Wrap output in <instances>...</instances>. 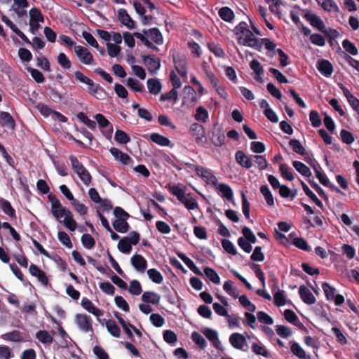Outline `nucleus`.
<instances>
[{"label":"nucleus","mask_w":359,"mask_h":359,"mask_svg":"<svg viewBox=\"0 0 359 359\" xmlns=\"http://www.w3.org/2000/svg\"><path fill=\"white\" fill-rule=\"evenodd\" d=\"M214 187L220 196L225 198L229 201H231L233 199V192L228 184L224 183L218 184L217 182V185L214 186Z\"/></svg>","instance_id":"nucleus-15"},{"label":"nucleus","mask_w":359,"mask_h":359,"mask_svg":"<svg viewBox=\"0 0 359 359\" xmlns=\"http://www.w3.org/2000/svg\"><path fill=\"white\" fill-rule=\"evenodd\" d=\"M289 144L292 147V149L296 153L302 156L306 154V151L302 143L297 140H291Z\"/></svg>","instance_id":"nucleus-57"},{"label":"nucleus","mask_w":359,"mask_h":359,"mask_svg":"<svg viewBox=\"0 0 359 359\" xmlns=\"http://www.w3.org/2000/svg\"><path fill=\"white\" fill-rule=\"evenodd\" d=\"M259 42L260 46L259 47V48H261L262 45H264L266 49H267L269 51L267 55L270 57H273L275 56L277 50H276V45L274 42H273L272 41L267 38L259 39Z\"/></svg>","instance_id":"nucleus-27"},{"label":"nucleus","mask_w":359,"mask_h":359,"mask_svg":"<svg viewBox=\"0 0 359 359\" xmlns=\"http://www.w3.org/2000/svg\"><path fill=\"white\" fill-rule=\"evenodd\" d=\"M291 351L294 355H295L297 357H298L301 359L306 358V354L305 351L297 342H294L292 344Z\"/></svg>","instance_id":"nucleus-56"},{"label":"nucleus","mask_w":359,"mask_h":359,"mask_svg":"<svg viewBox=\"0 0 359 359\" xmlns=\"http://www.w3.org/2000/svg\"><path fill=\"white\" fill-rule=\"evenodd\" d=\"M115 140L120 144H126L130 141L128 135L121 130H117L114 135Z\"/></svg>","instance_id":"nucleus-58"},{"label":"nucleus","mask_w":359,"mask_h":359,"mask_svg":"<svg viewBox=\"0 0 359 359\" xmlns=\"http://www.w3.org/2000/svg\"><path fill=\"white\" fill-rule=\"evenodd\" d=\"M219 15L222 20L226 22H231L234 18L233 12L228 7H223L220 8L219 11Z\"/></svg>","instance_id":"nucleus-47"},{"label":"nucleus","mask_w":359,"mask_h":359,"mask_svg":"<svg viewBox=\"0 0 359 359\" xmlns=\"http://www.w3.org/2000/svg\"><path fill=\"white\" fill-rule=\"evenodd\" d=\"M130 263L136 271L143 273L147 267V262L144 257L140 255H134L130 258Z\"/></svg>","instance_id":"nucleus-14"},{"label":"nucleus","mask_w":359,"mask_h":359,"mask_svg":"<svg viewBox=\"0 0 359 359\" xmlns=\"http://www.w3.org/2000/svg\"><path fill=\"white\" fill-rule=\"evenodd\" d=\"M222 245L223 248L228 253L236 255H237V250L231 241L227 239H224L222 241Z\"/></svg>","instance_id":"nucleus-61"},{"label":"nucleus","mask_w":359,"mask_h":359,"mask_svg":"<svg viewBox=\"0 0 359 359\" xmlns=\"http://www.w3.org/2000/svg\"><path fill=\"white\" fill-rule=\"evenodd\" d=\"M36 337L43 344H50L53 342L52 336L46 330L39 331L36 334Z\"/></svg>","instance_id":"nucleus-49"},{"label":"nucleus","mask_w":359,"mask_h":359,"mask_svg":"<svg viewBox=\"0 0 359 359\" xmlns=\"http://www.w3.org/2000/svg\"><path fill=\"white\" fill-rule=\"evenodd\" d=\"M191 339L201 348H205L207 345L206 341L203 337L197 332H194L191 334Z\"/></svg>","instance_id":"nucleus-64"},{"label":"nucleus","mask_w":359,"mask_h":359,"mask_svg":"<svg viewBox=\"0 0 359 359\" xmlns=\"http://www.w3.org/2000/svg\"><path fill=\"white\" fill-rule=\"evenodd\" d=\"M149 92L153 95L158 94L162 88L160 81L157 79H149L147 81Z\"/></svg>","instance_id":"nucleus-25"},{"label":"nucleus","mask_w":359,"mask_h":359,"mask_svg":"<svg viewBox=\"0 0 359 359\" xmlns=\"http://www.w3.org/2000/svg\"><path fill=\"white\" fill-rule=\"evenodd\" d=\"M175 67L178 74L182 76H186L187 74V62L184 55L176 54L173 55Z\"/></svg>","instance_id":"nucleus-11"},{"label":"nucleus","mask_w":359,"mask_h":359,"mask_svg":"<svg viewBox=\"0 0 359 359\" xmlns=\"http://www.w3.org/2000/svg\"><path fill=\"white\" fill-rule=\"evenodd\" d=\"M78 119L87 126L90 129H95L96 123L95 121L88 118L83 112H80L77 114Z\"/></svg>","instance_id":"nucleus-60"},{"label":"nucleus","mask_w":359,"mask_h":359,"mask_svg":"<svg viewBox=\"0 0 359 359\" xmlns=\"http://www.w3.org/2000/svg\"><path fill=\"white\" fill-rule=\"evenodd\" d=\"M211 141L216 147H221L225 141L224 133L219 128L214 129Z\"/></svg>","instance_id":"nucleus-26"},{"label":"nucleus","mask_w":359,"mask_h":359,"mask_svg":"<svg viewBox=\"0 0 359 359\" xmlns=\"http://www.w3.org/2000/svg\"><path fill=\"white\" fill-rule=\"evenodd\" d=\"M229 342L236 349H243L246 340L245 337L239 333H233L229 337Z\"/></svg>","instance_id":"nucleus-23"},{"label":"nucleus","mask_w":359,"mask_h":359,"mask_svg":"<svg viewBox=\"0 0 359 359\" xmlns=\"http://www.w3.org/2000/svg\"><path fill=\"white\" fill-rule=\"evenodd\" d=\"M0 208L3 210V212L10 217L15 216V210L12 208L11 203L2 198H0Z\"/></svg>","instance_id":"nucleus-41"},{"label":"nucleus","mask_w":359,"mask_h":359,"mask_svg":"<svg viewBox=\"0 0 359 359\" xmlns=\"http://www.w3.org/2000/svg\"><path fill=\"white\" fill-rule=\"evenodd\" d=\"M236 159L241 166L245 168H250L252 165L251 159L248 156H247L244 152L241 151H238L236 152Z\"/></svg>","instance_id":"nucleus-33"},{"label":"nucleus","mask_w":359,"mask_h":359,"mask_svg":"<svg viewBox=\"0 0 359 359\" xmlns=\"http://www.w3.org/2000/svg\"><path fill=\"white\" fill-rule=\"evenodd\" d=\"M149 137H150V140L153 142H154L161 147L171 146L170 140L168 137H166L162 135H160L158 133H151Z\"/></svg>","instance_id":"nucleus-29"},{"label":"nucleus","mask_w":359,"mask_h":359,"mask_svg":"<svg viewBox=\"0 0 359 359\" xmlns=\"http://www.w3.org/2000/svg\"><path fill=\"white\" fill-rule=\"evenodd\" d=\"M74 210L80 215H85L88 212V208L83 203H81L77 200L74 199L72 203Z\"/></svg>","instance_id":"nucleus-55"},{"label":"nucleus","mask_w":359,"mask_h":359,"mask_svg":"<svg viewBox=\"0 0 359 359\" xmlns=\"http://www.w3.org/2000/svg\"><path fill=\"white\" fill-rule=\"evenodd\" d=\"M147 275L149 279L157 284H160L163 282V278L161 273L156 269H151L147 271Z\"/></svg>","instance_id":"nucleus-43"},{"label":"nucleus","mask_w":359,"mask_h":359,"mask_svg":"<svg viewBox=\"0 0 359 359\" xmlns=\"http://www.w3.org/2000/svg\"><path fill=\"white\" fill-rule=\"evenodd\" d=\"M95 119L97 122L100 128L104 129L107 128L105 130H103V133L107 138H110L111 137V134L113 132L112 126L110 124L109 121L101 114H97L95 116Z\"/></svg>","instance_id":"nucleus-12"},{"label":"nucleus","mask_w":359,"mask_h":359,"mask_svg":"<svg viewBox=\"0 0 359 359\" xmlns=\"http://www.w3.org/2000/svg\"><path fill=\"white\" fill-rule=\"evenodd\" d=\"M29 273L33 276L37 278L39 281L44 285H47L48 283V278L46 273L41 271L38 266L32 264L29 266Z\"/></svg>","instance_id":"nucleus-17"},{"label":"nucleus","mask_w":359,"mask_h":359,"mask_svg":"<svg viewBox=\"0 0 359 359\" xmlns=\"http://www.w3.org/2000/svg\"><path fill=\"white\" fill-rule=\"evenodd\" d=\"M209 116V114L208 111L202 106L197 107L196 111V114L194 116L195 118L201 122H206Z\"/></svg>","instance_id":"nucleus-48"},{"label":"nucleus","mask_w":359,"mask_h":359,"mask_svg":"<svg viewBox=\"0 0 359 359\" xmlns=\"http://www.w3.org/2000/svg\"><path fill=\"white\" fill-rule=\"evenodd\" d=\"M322 287L328 300H334L336 305H341L344 302V297L341 294L336 295V289L329 283H324Z\"/></svg>","instance_id":"nucleus-9"},{"label":"nucleus","mask_w":359,"mask_h":359,"mask_svg":"<svg viewBox=\"0 0 359 359\" xmlns=\"http://www.w3.org/2000/svg\"><path fill=\"white\" fill-rule=\"evenodd\" d=\"M118 249L123 253L129 254L132 250V245L128 240L123 238L118 243Z\"/></svg>","instance_id":"nucleus-54"},{"label":"nucleus","mask_w":359,"mask_h":359,"mask_svg":"<svg viewBox=\"0 0 359 359\" xmlns=\"http://www.w3.org/2000/svg\"><path fill=\"white\" fill-rule=\"evenodd\" d=\"M239 303L250 312H255L256 310V306L252 304L250 299L245 295H241L238 297Z\"/></svg>","instance_id":"nucleus-45"},{"label":"nucleus","mask_w":359,"mask_h":359,"mask_svg":"<svg viewBox=\"0 0 359 359\" xmlns=\"http://www.w3.org/2000/svg\"><path fill=\"white\" fill-rule=\"evenodd\" d=\"M319 5L327 12H339V9L334 0H317Z\"/></svg>","instance_id":"nucleus-32"},{"label":"nucleus","mask_w":359,"mask_h":359,"mask_svg":"<svg viewBox=\"0 0 359 359\" xmlns=\"http://www.w3.org/2000/svg\"><path fill=\"white\" fill-rule=\"evenodd\" d=\"M151 323L158 327H162L165 323L164 318L158 313H152L149 316Z\"/></svg>","instance_id":"nucleus-63"},{"label":"nucleus","mask_w":359,"mask_h":359,"mask_svg":"<svg viewBox=\"0 0 359 359\" xmlns=\"http://www.w3.org/2000/svg\"><path fill=\"white\" fill-rule=\"evenodd\" d=\"M50 203V212L55 218L60 223H62L68 230L71 231H75L77 224L73 218L72 212L68 208L62 206L57 199H52Z\"/></svg>","instance_id":"nucleus-1"},{"label":"nucleus","mask_w":359,"mask_h":359,"mask_svg":"<svg viewBox=\"0 0 359 359\" xmlns=\"http://www.w3.org/2000/svg\"><path fill=\"white\" fill-rule=\"evenodd\" d=\"M88 92L90 95L100 100H103L105 97L104 90L101 87L95 86L94 82H93L92 86H88Z\"/></svg>","instance_id":"nucleus-35"},{"label":"nucleus","mask_w":359,"mask_h":359,"mask_svg":"<svg viewBox=\"0 0 359 359\" xmlns=\"http://www.w3.org/2000/svg\"><path fill=\"white\" fill-rule=\"evenodd\" d=\"M260 192L263 195L266 200V202L269 206L274 205V198L271 194V191L266 185H263L260 187Z\"/></svg>","instance_id":"nucleus-37"},{"label":"nucleus","mask_w":359,"mask_h":359,"mask_svg":"<svg viewBox=\"0 0 359 359\" xmlns=\"http://www.w3.org/2000/svg\"><path fill=\"white\" fill-rule=\"evenodd\" d=\"M80 180L83 182V183L86 185L89 186L92 181L91 175H90L89 172L87 170V169L83 167L81 170L76 172Z\"/></svg>","instance_id":"nucleus-39"},{"label":"nucleus","mask_w":359,"mask_h":359,"mask_svg":"<svg viewBox=\"0 0 359 359\" xmlns=\"http://www.w3.org/2000/svg\"><path fill=\"white\" fill-rule=\"evenodd\" d=\"M304 17L311 26L314 27L321 32H327L325 25L319 16L313 13L311 11H306Z\"/></svg>","instance_id":"nucleus-8"},{"label":"nucleus","mask_w":359,"mask_h":359,"mask_svg":"<svg viewBox=\"0 0 359 359\" xmlns=\"http://www.w3.org/2000/svg\"><path fill=\"white\" fill-rule=\"evenodd\" d=\"M29 30L32 34H35L40 27L39 23L43 22V17L41 12L36 8L29 11Z\"/></svg>","instance_id":"nucleus-6"},{"label":"nucleus","mask_w":359,"mask_h":359,"mask_svg":"<svg viewBox=\"0 0 359 359\" xmlns=\"http://www.w3.org/2000/svg\"><path fill=\"white\" fill-rule=\"evenodd\" d=\"M58 64L65 69H69L72 67V62L68 57L63 53H60L57 58Z\"/></svg>","instance_id":"nucleus-51"},{"label":"nucleus","mask_w":359,"mask_h":359,"mask_svg":"<svg viewBox=\"0 0 359 359\" xmlns=\"http://www.w3.org/2000/svg\"><path fill=\"white\" fill-rule=\"evenodd\" d=\"M234 32L239 44L257 49L260 46L259 39L255 37L247 22H241L235 27Z\"/></svg>","instance_id":"nucleus-2"},{"label":"nucleus","mask_w":359,"mask_h":359,"mask_svg":"<svg viewBox=\"0 0 359 359\" xmlns=\"http://www.w3.org/2000/svg\"><path fill=\"white\" fill-rule=\"evenodd\" d=\"M189 168L194 170L196 175L202 179L207 184L212 187L216 186L217 179L212 170L200 165L188 164Z\"/></svg>","instance_id":"nucleus-4"},{"label":"nucleus","mask_w":359,"mask_h":359,"mask_svg":"<svg viewBox=\"0 0 359 359\" xmlns=\"http://www.w3.org/2000/svg\"><path fill=\"white\" fill-rule=\"evenodd\" d=\"M317 69L325 77L330 76L333 72L332 64L326 60L319 61L317 65Z\"/></svg>","instance_id":"nucleus-21"},{"label":"nucleus","mask_w":359,"mask_h":359,"mask_svg":"<svg viewBox=\"0 0 359 359\" xmlns=\"http://www.w3.org/2000/svg\"><path fill=\"white\" fill-rule=\"evenodd\" d=\"M224 290L230 296L236 299L238 297V292L233 286V283L231 280H227L224 283L223 285Z\"/></svg>","instance_id":"nucleus-42"},{"label":"nucleus","mask_w":359,"mask_h":359,"mask_svg":"<svg viewBox=\"0 0 359 359\" xmlns=\"http://www.w3.org/2000/svg\"><path fill=\"white\" fill-rule=\"evenodd\" d=\"M299 293L302 301L307 304H313L316 302V298L311 292L304 285H301Z\"/></svg>","instance_id":"nucleus-20"},{"label":"nucleus","mask_w":359,"mask_h":359,"mask_svg":"<svg viewBox=\"0 0 359 359\" xmlns=\"http://www.w3.org/2000/svg\"><path fill=\"white\" fill-rule=\"evenodd\" d=\"M81 243L84 248L87 249L93 248L95 244V239L91 235L88 233H85L82 236Z\"/></svg>","instance_id":"nucleus-53"},{"label":"nucleus","mask_w":359,"mask_h":359,"mask_svg":"<svg viewBox=\"0 0 359 359\" xmlns=\"http://www.w3.org/2000/svg\"><path fill=\"white\" fill-rule=\"evenodd\" d=\"M82 36L89 45L97 48L102 54H103V52L101 50H100V46L97 43L96 39L90 33L86 31H83L82 32Z\"/></svg>","instance_id":"nucleus-50"},{"label":"nucleus","mask_w":359,"mask_h":359,"mask_svg":"<svg viewBox=\"0 0 359 359\" xmlns=\"http://www.w3.org/2000/svg\"><path fill=\"white\" fill-rule=\"evenodd\" d=\"M106 327L108 332L111 334V336L116 338L120 337L121 330L118 325L114 320H107L106 322Z\"/></svg>","instance_id":"nucleus-36"},{"label":"nucleus","mask_w":359,"mask_h":359,"mask_svg":"<svg viewBox=\"0 0 359 359\" xmlns=\"http://www.w3.org/2000/svg\"><path fill=\"white\" fill-rule=\"evenodd\" d=\"M142 300L147 303L158 304L160 302L161 296L154 292L147 291L142 294Z\"/></svg>","instance_id":"nucleus-30"},{"label":"nucleus","mask_w":359,"mask_h":359,"mask_svg":"<svg viewBox=\"0 0 359 359\" xmlns=\"http://www.w3.org/2000/svg\"><path fill=\"white\" fill-rule=\"evenodd\" d=\"M126 85L135 92H141L142 90V84L133 78H128L126 81Z\"/></svg>","instance_id":"nucleus-59"},{"label":"nucleus","mask_w":359,"mask_h":359,"mask_svg":"<svg viewBox=\"0 0 359 359\" xmlns=\"http://www.w3.org/2000/svg\"><path fill=\"white\" fill-rule=\"evenodd\" d=\"M114 228L120 233L128 231L129 225L126 219H117L113 223Z\"/></svg>","instance_id":"nucleus-40"},{"label":"nucleus","mask_w":359,"mask_h":359,"mask_svg":"<svg viewBox=\"0 0 359 359\" xmlns=\"http://www.w3.org/2000/svg\"><path fill=\"white\" fill-rule=\"evenodd\" d=\"M75 323L79 329L83 332H92L93 331L92 318L86 314H76Z\"/></svg>","instance_id":"nucleus-5"},{"label":"nucleus","mask_w":359,"mask_h":359,"mask_svg":"<svg viewBox=\"0 0 359 359\" xmlns=\"http://www.w3.org/2000/svg\"><path fill=\"white\" fill-rule=\"evenodd\" d=\"M189 210H198V204L196 198L191 194H186L180 201Z\"/></svg>","instance_id":"nucleus-22"},{"label":"nucleus","mask_w":359,"mask_h":359,"mask_svg":"<svg viewBox=\"0 0 359 359\" xmlns=\"http://www.w3.org/2000/svg\"><path fill=\"white\" fill-rule=\"evenodd\" d=\"M74 49L76 55L81 63L88 65L94 64L93 56L86 47L75 46Z\"/></svg>","instance_id":"nucleus-7"},{"label":"nucleus","mask_w":359,"mask_h":359,"mask_svg":"<svg viewBox=\"0 0 359 359\" xmlns=\"http://www.w3.org/2000/svg\"><path fill=\"white\" fill-rule=\"evenodd\" d=\"M204 335L210 341L214 346L217 349L222 348V344L218 338V333L216 330L206 328L203 331Z\"/></svg>","instance_id":"nucleus-19"},{"label":"nucleus","mask_w":359,"mask_h":359,"mask_svg":"<svg viewBox=\"0 0 359 359\" xmlns=\"http://www.w3.org/2000/svg\"><path fill=\"white\" fill-rule=\"evenodd\" d=\"M81 304L85 310H86L89 313H92L95 316L98 318V317L103 316V312L100 309L97 308L93 304V302L90 300H89L88 298L83 297L81 300Z\"/></svg>","instance_id":"nucleus-16"},{"label":"nucleus","mask_w":359,"mask_h":359,"mask_svg":"<svg viewBox=\"0 0 359 359\" xmlns=\"http://www.w3.org/2000/svg\"><path fill=\"white\" fill-rule=\"evenodd\" d=\"M134 36L140 39L147 47L153 50H157V48L152 42L160 45L163 42V38L161 32L157 28L144 29L142 32H135Z\"/></svg>","instance_id":"nucleus-3"},{"label":"nucleus","mask_w":359,"mask_h":359,"mask_svg":"<svg viewBox=\"0 0 359 359\" xmlns=\"http://www.w3.org/2000/svg\"><path fill=\"white\" fill-rule=\"evenodd\" d=\"M180 259L184 262V263L194 273L197 275H203L201 271L198 267L194 264V262L189 257H187L184 255H180Z\"/></svg>","instance_id":"nucleus-38"},{"label":"nucleus","mask_w":359,"mask_h":359,"mask_svg":"<svg viewBox=\"0 0 359 359\" xmlns=\"http://www.w3.org/2000/svg\"><path fill=\"white\" fill-rule=\"evenodd\" d=\"M342 46L345 50L353 55L358 54V49L355 46L351 43L349 40L345 39L342 42Z\"/></svg>","instance_id":"nucleus-62"},{"label":"nucleus","mask_w":359,"mask_h":359,"mask_svg":"<svg viewBox=\"0 0 359 359\" xmlns=\"http://www.w3.org/2000/svg\"><path fill=\"white\" fill-rule=\"evenodd\" d=\"M204 273L207 278L215 284L220 283V278L217 272L210 267H205L204 269Z\"/></svg>","instance_id":"nucleus-44"},{"label":"nucleus","mask_w":359,"mask_h":359,"mask_svg":"<svg viewBox=\"0 0 359 359\" xmlns=\"http://www.w3.org/2000/svg\"><path fill=\"white\" fill-rule=\"evenodd\" d=\"M293 167L296 170L299 172L302 175L309 177L311 176V172L308 166L302 163L301 161H294L292 162Z\"/></svg>","instance_id":"nucleus-34"},{"label":"nucleus","mask_w":359,"mask_h":359,"mask_svg":"<svg viewBox=\"0 0 359 359\" xmlns=\"http://www.w3.org/2000/svg\"><path fill=\"white\" fill-rule=\"evenodd\" d=\"M14 4L12 6L13 10L16 13L19 17L27 15L25 8L28 7V2L27 0H13Z\"/></svg>","instance_id":"nucleus-24"},{"label":"nucleus","mask_w":359,"mask_h":359,"mask_svg":"<svg viewBox=\"0 0 359 359\" xmlns=\"http://www.w3.org/2000/svg\"><path fill=\"white\" fill-rule=\"evenodd\" d=\"M190 133L195 141L200 144H204L206 140L205 137V128L198 123H193L190 126Z\"/></svg>","instance_id":"nucleus-10"},{"label":"nucleus","mask_w":359,"mask_h":359,"mask_svg":"<svg viewBox=\"0 0 359 359\" xmlns=\"http://www.w3.org/2000/svg\"><path fill=\"white\" fill-rule=\"evenodd\" d=\"M0 125L6 126L11 129H14L15 121L9 113L0 111Z\"/></svg>","instance_id":"nucleus-31"},{"label":"nucleus","mask_w":359,"mask_h":359,"mask_svg":"<svg viewBox=\"0 0 359 359\" xmlns=\"http://www.w3.org/2000/svg\"><path fill=\"white\" fill-rule=\"evenodd\" d=\"M168 190L172 194L176 196L179 201L186 194L180 184L169 186Z\"/></svg>","instance_id":"nucleus-52"},{"label":"nucleus","mask_w":359,"mask_h":359,"mask_svg":"<svg viewBox=\"0 0 359 359\" xmlns=\"http://www.w3.org/2000/svg\"><path fill=\"white\" fill-rule=\"evenodd\" d=\"M109 151L116 161H118L124 165H128L131 161V158L128 154L122 152L117 148L112 147L109 149Z\"/></svg>","instance_id":"nucleus-18"},{"label":"nucleus","mask_w":359,"mask_h":359,"mask_svg":"<svg viewBox=\"0 0 359 359\" xmlns=\"http://www.w3.org/2000/svg\"><path fill=\"white\" fill-rule=\"evenodd\" d=\"M118 17L120 22L126 25L128 28H133L134 26V22L128 14L127 11L123 8H120L118 11Z\"/></svg>","instance_id":"nucleus-28"},{"label":"nucleus","mask_w":359,"mask_h":359,"mask_svg":"<svg viewBox=\"0 0 359 359\" xmlns=\"http://www.w3.org/2000/svg\"><path fill=\"white\" fill-rule=\"evenodd\" d=\"M183 93H184V102H185L189 99H191L193 101V104H194L196 102V93L195 90L189 86H185L183 89Z\"/></svg>","instance_id":"nucleus-46"},{"label":"nucleus","mask_w":359,"mask_h":359,"mask_svg":"<svg viewBox=\"0 0 359 359\" xmlns=\"http://www.w3.org/2000/svg\"><path fill=\"white\" fill-rule=\"evenodd\" d=\"M142 60L151 74L156 73L161 67V60L155 56H144Z\"/></svg>","instance_id":"nucleus-13"}]
</instances>
